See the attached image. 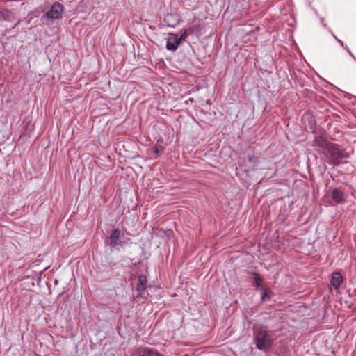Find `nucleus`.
<instances>
[{
    "mask_svg": "<svg viewBox=\"0 0 356 356\" xmlns=\"http://www.w3.org/2000/svg\"><path fill=\"white\" fill-rule=\"evenodd\" d=\"M312 146L320 147L324 150L325 156L334 166H339L341 164V159L348 157L345 150L340 149L338 144L331 143L322 135L315 136Z\"/></svg>",
    "mask_w": 356,
    "mask_h": 356,
    "instance_id": "f257e3e1",
    "label": "nucleus"
},
{
    "mask_svg": "<svg viewBox=\"0 0 356 356\" xmlns=\"http://www.w3.org/2000/svg\"><path fill=\"white\" fill-rule=\"evenodd\" d=\"M253 337L256 347L259 350L267 352L271 348L273 339L266 327L264 326L255 327L253 330Z\"/></svg>",
    "mask_w": 356,
    "mask_h": 356,
    "instance_id": "f03ea898",
    "label": "nucleus"
},
{
    "mask_svg": "<svg viewBox=\"0 0 356 356\" xmlns=\"http://www.w3.org/2000/svg\"><path fill=\"white\" fill-rule=\"evenodd\" d=\"M64 11V6L58 2H55L51 9L45 13V17L49 19H59L62 18Z\"/></svg>",
    "mask_w": 356,
    "mask_h": 356,
    "instance_id": "7ed1b4c3",
    "label": "nucleus"
},
{
    "mask_svg": "<svg viewBox=\"0 0 356 356\" xmlns=\"http://www.w3.org/2000/svg\"><path fill=\"white\" fill-rule=\"evenodd\" d=\"M124 234L118 229H113L107 239V244L111 247H115L118 245H122V243L119 241L123 236Z\"/></svg>",
    "mask_w": 356,
    "mask_h": 356,
    "instance_id": "20e7f679",
    "label": "nucleus"
},
{
    "mask_svg": "<svg viewBox=\"0 0 356 356\" xmlns=\"http://www.w3.org/2000/svg\"><path fill=\"white\" fill-rule=\"evenodd\" d=\"M138 283L136 286V291L138 292L137 297H145V291L147 288V279L144 275H140L138 276Z\"/></svg>",
    "mask_w": 356,
    "mask_h": 356,
    "instance_id": "39448f33",
    "label": "nucleus"
},
{
    "mask_svg": "<svg viewBox=\"0 0 356 356\" xmlns=\"http://www.w3.org/2000/svg\"><path fill=\"white\" fill-rule=\"evenodd\" d=\"M181 44L177 35L170 33L166 43V49L175 51Z\"/></svg>",
    "mask_w": 356,
    "mask_h": 356,
    "instance_id": "423d86ee",
    "label": "nucleus"
},
{
    "mask_svg": "<svg viewBox=\"0 0 356 356\" xmlns=\"http://www.w3.org/2000/svg\"><path fill=\"white\" fill-rule=\"evenodd\" d=\"M332 198L336 204H342L345 202L344 191L336 188L332 191Z\"/></svg>",
    "mask_w": 356,
    "mask_h": 356,
    "instance_id": "0eeeda50",
    "label": "nucleus"
},
{
    "mask_svg": "<svg viewBox=\"0 0 356 356\" xmlns=\"http://www.w3.org/2000/svg\"><path fill=\"white\" fill-rule=\"evenodd\" d=\"M343 282V277L339 272H334L332 273L330 283L335 289H338Z\"/></svg>",
    "mask_w": 356,
    "mask_h": 356,
    "instance_id": "6e6552de",
    "label": "nucleus"
},
{
    "mask_svg": "<svg viewBox=\"0 0 356 356\" xmlns=\"http://www.w3.org/2000/svg\"><path fill=\"white\" fill-rule=\"evenodd\" d=\"M164 22L168 26L174 27L177 23V17L172 14H167L164 18Z\"/></svg>",
    "mask_w": 356,
    "mask_h": 356,
    "instance_id": "1a4fd4ad",
    "label": "nucleus"
},
{
    "mask_svg": "<svg viewBox=\"0 0 356 356\" xmlns=\"http://www.w3.org/2000/svg\"><path fill=\"white\" fill-rule=\"evenodd\" d=\"M253 275H254V282H253L254 286L257 289H264V287L262 285L263 278L261 277V276L257 273H254Z\"/></svg>",
    "mask_w": 356,
    "mask_h": 356,
    "instance_id": "9d476101",
    "label": "nucleus"
},
{
    "mask_svg": "<svg viewBox=\"0 0 356 356\" xmlns=\"http://www.w3.org/2000/svg\"><path fill=\"white\" fill-rule=\"evenodd\" d=\"M153 149H154V155L153 156L154 159L156 158L157 155L160 152H163L164 150L163 146L160 145V144H158V143L155 144V145L154 146Z\"/></svg>",
    "mask_w": 356,
    "mask_h": 356,
    "instance_id": "9b49d317",
    "label": "nucleus"
},
{
    "mask_svg": "<svg viewBox=\"0 0 356 356\" xmlns=\"http://www.w3.org/2000/svg\"><path fill=\"white\" fill-rule=\"evenodd\" d=\"M188 36V34H187V31L186 29H181L180 31V36H178V40L180 41V42L181 43L184 40H186V38H187Z\"/></svg>",
    "mask_w": 356,
    "mask_h": 356,
    "instance_id": "f8f14e48",
    "label": "nucleus"
},
{
    "mask_svg": "<svg viewBox=\"0 0 356 356\" xmlns=\"http://www.w3.org/2000/svg\"><path fill=\"white\" fill-rule=\"evenodd\" d=\"M9 15V11L6 9L0 10V21L6 19Z\"/></svg>",
    "mask_w": 356,
    "mask_h": 356,
    "instance_id": "ddd939ff",
    "label": "nucleus"
},
{
    "mask_svg": "<svg viewBox=\"0 0 356 356\" xmlns=\"http://www.w3.org/2000/svg\"><path fill=\"white\" fill-rule=\"evenodd\" d=\"M248 159L250 162L254 163L255 165H257L259 163V161L255 159V157L252 155H249L248 156Z\"/></svg>",
    "mask_w": 356,
    "mask_h": 356,
    "instance_id": "4468645a",
    "label": "nucleus"
},
{
    "mask_svg": "<svg viewBox=\"0 0 356 356\" xmlns=\"http://www.w3.org/2000/svg\"><path fill=\"white\" fill-rule=\"evenodd\" d=\"M335 38H336V40L339 42V44H341V45L342 47H344V49H345L346 50H347V51H348V53H349V54H350L353 57V55L352 54V53L350 52V51L348 49V47H347V46H344V44H343V42L341 40H340L339 39L337 38L336 37H335Z\"/></svg>",
    "mask_w": 356,
    "mask_h": 356,
    "instance_id": "2eb2a0df",
    "label": "nucleus"
},
{
    "mask_svg": "<svg viewBox=\"0 0 356 356\" xmlns=\"http://www.w3.org/2000/svg\"><path fill=\"white\" fill-rule=\"evenodd\" d=\"M264 293H262V296H261V300L262 301H265L266 298L268 297V289H265L264 288Z\"/></svg>",
    "mask_w": 356,
    "mask_h": 356,
    "instance_id": "dca6fc26",
    "label": "nucleus"
},
{
    "mask_svg": "<svg viewBox=\"0 0 356 356\" xmlns=\"http://www.w3.org/2000/svg\"><path fill=\"white\" fill-rule=\"evenodd\" d=\"M188 31H189L190 33H193V28H190L188 29Z\"/></svg>",
    "mask_w": 356,
    "mask_h": 356,
    "instance_id": "f3484780",
    "label": "nucleus"
}]
</instances>
